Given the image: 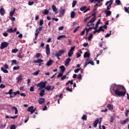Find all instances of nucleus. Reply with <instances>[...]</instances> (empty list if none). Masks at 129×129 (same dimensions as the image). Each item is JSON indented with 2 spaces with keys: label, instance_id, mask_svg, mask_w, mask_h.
<instances>
[{
  "label": "nucleus",
  "instance_id": "nucleus-1",
  "mask_svg": "<svg viewBox=\"0 0 129 129\" xmlns=\"http://www.w3.org/2000/svg\"><path fill=\"white\" fill-rule=\"evenodd\" d=\"M113 90L114 91V94L117 97H123L126 93V90L124 88V87L114 84L112 85Z\"/></svg>",
  "mask_w": 129,
  "mask_h": 129
},
{
  "label": "nucleus",
  "instance_id": "nucleus-2",
  "mask_svg": "<svg viewBox=\"0 0 129 129\" xmlns=\"http://www.w3.org/2000/svg\"><path fill=\"white\" fill-rule=\"evenodd\" d=\"M47 83L46 82H41L37 84V87H39L38 89V90H40V89H43V88H45L46 87V84Z\"/></svg>",
  "mask_w": 129,
  "mask_h": 129
},
{
  "label": "nucleus",
  "instance_id": "nucleus-3",
  "mask_svg": "<svg viewBox=\"0 0 129 129\" xmlns=\"http://www.w3.org/2000/svg\"><path fill=\"white\" fill-rule=\"evenodd\" d=\"M7 69H9V65H8L7 63L4 65V68H1V71H3L4 73H9V71H8Z\"/></svg>",
  "mask_w": 129,
  "mask_h": 129
},
{
  "label": "nucleus",
  "instance_id": "nucleus-4",
  "mask_svg": "<svg viewBox=\"0 0 129 129\" xmlns=\"http://www.w3.org/2000/svg\"><path fill=\"white\" fill-rule=\"evenodd\" d=\"M113 3V1L112 0H110L109 1H108L106 3L105 6H107L108 4H109V5L107 7V11H109V10L111 9V5H112Z\"/></svg>",
  "mask_w": 129,
  "mask_h": 129
},
{
  "label": "nucleus",
  "instance_id": "nucleus-5",
  "mask_svg": "<svg viewBox=\"0 0 129 129\" xmlns=\"http://www.w3.org/2000/svg\"><path fill=\"white\" fill-rule=\"evenodd\" d=\"M64 53H65V50H64L63 49H62L61 50H59L58 52H56L54 56L55 57H60L61 56V55H63Z\"/></svg>",
  "mask_w": 129,
  "mask_h": 129
},
{
  "label": "nucleus",
  "instance_id": "nucleus-6",
  "mask_svg": "<svg viewBox=\"0 0 129 129\" xmlns=\"http://www.w3.org/2000/svg\"><path fill=\"white\" fill-rule=\"evenodd\" d=\"M9 43L7 42H3L1 43V49L3 50V49H5V48H7L8 46L9 45Z\"/></svg>",
  "mask_w": 129,
  "mask_h": 129
},
{
  "label": "nucleus",
  "instance_id": "nucleus-7",
  "mask_svg": "<svg viewBox=\"0 0 129 129\" xmlns=\"http://www.w3.org/2000/svg\"><path fill=\"white\" fill-rule=\"evenodd\" d=\"M75 49V47H72L70 49L69 51L68 52V55L69 57H72V55L74 54L73 51Z\"/></svg>",
  "mask_w": 129,
  "mask_h": 129
},
{
  "label": "nucleus",
  "instance_id": "nucleus-8",
  "mask_svg": "<svg viewBox=\"0 0 129 129\" xmlns=\"http://www.w3.org/2000/svg\"><path fill=\"white\" fill-rule=\"evenodd\" d=\"M46 54L47 55V56L50 55V46L49 44H47L46 45Z\"/></svg>",
  "mask_w": 129,
  "mask_h": 129
},
{
  "label": "nucleus",
  "instance_id": "nucleus-9",
  "mask_svg": "<svg viewBox=\"0 0 129 129\" xmlns=\"http://www.w3.org/2000/svg\"><path fill=\"white\" fill-rule=\"evenodd\" d=\"M54 60H53L52 59H50L47 62L46 65L47 67H50V66H52Z\"/></svg>",
  "mask_w": 129,
  "mask_h": 129
},
{
  "label": "nucleus",
  "instance_id": "nucleus-10",
  "mask_svg": "<svg viewBox=\"0 0 129 129\" xmlns=\"http://www.w3.org/2000/svg\"><path fill=\"white\" fill-rule=\"evenodd\" d=\"M71 62V58L70 57H68L66 61H64L65 66H67V65H69V63Z\"/></svg>",
  "mask_w": 129,
  "mask_h": 129
},
{
  "label": "nucleus",
  "instance_id": "nucleus-11",
  "mask_svg": "<svg viewBox=\"0 0 129 129\" xmlns=\"http://www.w3.org/2000/svg\"><path fill=\"white\" fill-rule=\"evenodd\" d=\"M38 102L39 104L41 105L42 104H43V103H44V102H45V98H39L38 99Z\"/></svg>",
  "mask_w": 129,
  "mask_h": 129
},
{
  "label": "nucleus",
  "instance_id": "nucleus-12",
  "mask_svg": "<svg viewBox=\"0 0 129 129\" xmlns=\"http://www.w3.org/2000/svg\"><path fill=\"white\" fill-rule=\"evenodd\" d=\"M17 83H19L22 80H23V76L22 75H19L17 78Z\"/></svg>",
  "mask_w": 129,
  "mask_h": 129
},
{
  "label": "nucleus",
  "instance_id": "nucleus-13",
  "mask_svg": "<svg viewBox=\"0 0 129 129\" xmlns=\"http://www.w3.org/2000/svg\"><path fill=\"white\" fill-rule=\"evenodd\" d=\"M0 14L1 16H4L6 14V10H5L4 8H0Z\"/></svg>",
  "mask_w": 129,
  "mask_h": 129
},
{
  "label": "nucleus",
  "instance_id": "nucleus-14",
  "mask_svg": "<svg viewBox=\"0 0 129 129\" xmlns=\"http://www.w3.org/2000/svg\"><path fill=\"white\" fill-rule=\"evenodd\" d=\"M128 120H129L128 118H127L125 120L121 121H120V124L122 125H123V124H125V123H126V122H127V121H128Z\"/></svg>",
  "mask_w": 129,
  "mask_h": 129
},
{
  "label": "nucleus",
  "instance_id": "nucleus-15",
  "mask_svg": "<svg viewBox=\"0 0 129 129\" xmlns=\"http://www.w3.org/2000/svg\"><path fill=\"white\" fill-rule=\"evenodd\" d=\"M42 62H44V60L42 59L38 58L37 60H35L33 61V63H42Z\"/></svg>",
  "mask_w": 129,
  "mask_h": 129
},
{
  "label": "nucleus",
  "instance_id": "nucleus-16",
  "mask_svg": "<svg viewBox=\"0 0 129 129\" xmlns=\"http://www.w3.org/2000/svg\"><path fill=\"white\" fill-rule=\"evenodd\" d=\"M107 108H108V109H109V110H113V106H112L110 104H108L107 105Z\"/></svg>",
  "mask_w": 129,
  "mask_h": 129
},
{
  "label": "nucleus",
  "instance_id": "nucleus-17",
  "mask_svg": "<svg viewBox=\"0 0 129 129\" xmlns=\"http://www.w3.org/2000/svg\"><path fill=\"white\" fill-rule=\"evenodd\" d=\"M33 109H34V106H31L28 108L27 111H28V112H31V114H32V111H33Z\"/></svg>",
  "mask_w": 129,
  "mask_h": 129
},
{
  "label": "nucleus",
  "instance_id": "nucleus-18",
  "mask_svg": "<svg viewBox=\"0 0 129 129\" xmlns=\"http://www.w3.org/2000/svg\"><path fill=\"white\" fill-rule=\"evenodd\" d=\"M44 95H45V90L44 89L41 90L40 92L39 93L40 96H41V97H43V96H44Z\"/></svg>",
  "mask_w": 129,
  "mask_h": 129
},
{
  "label": "nucleus",
  "instance_id": "nucleus-19",
  "mask_svg": "<svg viewBox=\"0 0 129 129\" xmlns=\"http://www.w3.org/2000/svg\"><path fill=\"white\" fill-rule=\"evenodd\" d=\"M99 121V120L98 119H97L94 121V123H93V125H94V127H97V124H98Z\"/></svg>",
  "mask_w": 129,
  "mask_h": 129
},
{
  "label": "nucleus",
  "instance_id": "nucleus-20",
  "mask_svg": "<svg viewBox=\"0 0 129 129\" xmlns=\"http://www.w3.org/2000/svg\"><path fill=\"white\" fill-rule=\"evenodd\" d=\"M90 57V54L87 52H85L84 54V58H89Z\"/></svg>",
  "mask_w": 129,
  "mask_h": 129
},
{
  "label": "nucleus",
  "instance_id": "nucleus-21",
  "mask_svg": "<svg viewBox=\"0 0 129 129\" xmlns=\"http://www.w3.org/2000/svg\"><path fill=\"white\" fill-rule=\"evenodd\" d=\"M66 35H60L57 38V40H61V39H65V38H66Z\"/></svg>",
  "mask_w": 129,
  "mask_h": 129
},
{
  "label": "nucleus",
  "instance_id": "nucleus-22",
  "mask_svg": "<svg viewBox=\"0 0 129 129\" xmlns=\"http://www.w3.org/2000/svg\"><path fill=\"white\" fill-rule=\"evenodd\" d=\"M59 68L61 69L60 72L64 73L65 72V67L64 66H61Z\"/></svg>",
  "mask_w": 129,
  "mask_h": 129
},
{
  "label": "nucleus",
  "instance_id": "nucleus-23",
  "mask_svg": "<svg viewBox=\"0 0 129 129\" xmlns=\"http://www.w3.org/2000/svg\"><path fill=\"white\" fill-rule=\"evenodd\" d=\"M44 88H45V89H46V90H47V91H51V87L50 85H48L46 86H45Z\"/></svg>",
  "mask_w": 129,
  "mask_h": 129
},
{
  "label": "nucleus",
  "instance_id": "nucleus-24",
  "mask_svg": "<svg viewBox=\"0 0 129 129\" xmlns=\"http://www.w3.org/2000/svg\"><path fill=\"white\" fill-rule=\"evenodd\" d=\"M12 110H15V114H18V108L17 107L14 106L12 107Z\"/></svg>",
  "mask_w": 129,
  "mask_h": 129
},
{
  "label": "nucleus",
  "instance_id": "nucleus-25",
  "mask_svg": "<svg viewBox=\"0 0 129 129\" xmlns=\"http://www.w3.org/2000/svg\"><path fill=\"white\" fill-rule=\"evenodd\" d=\"M100 24V19H99L95 25V27H94V29H97L98 28V25Z\"/></svg>",
  "mask_w": 129,
  "mask_h": 129
},
{
  "label": "nucleus",
  "instance_id": "nucleus-26",
  "mask_svg": "<svg viewBox=\"0 0 129 129\" xmlns=\"http://www.w3.org/2000/svg\"><path fill=\"white\" fill-rule=\"evenodd\" d=\"M40 34V31H39V29H36L35 31V38H37L38 37V35Z\"/></svg>",
  "mask_w": 129,
  "mask_h": 129
},
{
  "label": "nucleus",
  "instance_id": "nucleus-27",
  "mask_svg": "<svg viewBox=\"0 0 129 129\" xmlns=\"http://www.w3.org/2000/svg\"><path fill=\"white\" fill-rule=\"evenodd\" d=\"M69 84H71V85H73V80L69 81L66 84V85H69Z\"/></svg>",
  "mask_w": 129,
  "mask_h": 129
},
{
  "label": "nucleus",
  "instance_id": "nucleus-28",
  "mask_svg": "<svg viewBox=\"0 0 129 129\" xmlns=\"http://www.w3.org/2000/svg\"><path fill=\"white\" fill-rule=\"evenodd\" d=\"M96 20V17H94L91 20L89 21V23H94Z\"/></svg>",
  "mask_w": 129,
  "mask_h": 129
},
{
  "label": "nucleus",
  "instance_id": "nucleus-29",
  "mask_svg": "<svg viewBox=\"0 0 129 129\" xmlns=\"http://www.w3.org/2000/svg\"><path fill=\"white\" fill-rule=\"evenodd\" d=\"M111 15V12L110 11L107 10L106 11V17H108V16H110Z\"/></svg>",
  "mask_w": 129,
  "mask_h": 129
},
{
  "label": "nucleus",
  "instance_id": "nucleus-30",
  "mask_svg": "<svg viewBox=\"0 0 129 129\" xmlns=\"http://www.w3.org/2000/svg\"><path fill=\"white\" fill-rule=\"evenodd\" d=\"M52 10L54 12V13H57V8H56V6H55V5L52 6Z\"/></svg>",
  "mask_w": 129,
  "mask_h": 129
},
{
  "label": "nucleus",
  "instance_id": "nucleus-31",
  "mask_svg": "<svg viewBox=\"0 0 129 129\" xmlns=\"http://www.w3.org/2000/svg\"><path fill=\"white\" fill-rule=\"evenodd\" d=\"M82 119H83V120H87V115L86 114H84L82 117Z\"/></svg>",
  "mask_w": 129,
  "mask_h": 129
},
{
  "label": "nucleus",
  "instance_id": "nucleus-32",
  "mask_svg": "<svg viewBox=\"0 0 129 129\" xmlns=\"http://www.w3.org/2000/svg\"><path fill=\"white\" fill-rule=\"evenodd\" d=\"M71 17L72 18V19H74V18H75V12L74 11L71 12Z\"/></svg>",
  "mask_w": 129,
  "mask_h": 129
},
{
  "label": "nucleus",
  "instance_id": "nucleus-33",
  "mask_svg": "<svg viewBox=\"0 0 129 129\" xmlns=\"http://www.w3.org/2000/svg\"><path fill=\"white\" fill-rule=\"evenodd\" d=\"M15 12H16V9H14L13 11L10 12V17H13L15 14Z\"/></svg>",
  "mask_w": 129,
  "mask_h": 129
},
{
  "label": "nucleus",
  "instance_id": "nucleus-34",
  "mask_svg": "<svg viewBox=\"0 0 129 129\" xmlns=\"http://www.w3.org/2000/svg\"><path fill=\"white\" fill-rule=\"evenodd\" d=\"M87 7L86 6H84V7H82L80 8V11H81V12H83L84 11H85V10H86Z\"/></svg>",
  "mask_w": 129,
  "mask_h": 129
},
{
  "label": "nucleus",
  "instance_id": "nucleus-35",
  "mask_svg": "<svg viewBox=\"0 0 129 129\" xmlns=\"http://www.w3.org/2000/svg\"><path fill=\"white\" fill-rule=\"evenodd\" d=\"M40 72H41V71H40V70L36 71L35 72H34L32 74H33V75H35V76H37V75H38V74H39V73H40Z\"/></svg>",
  "mask_w": 129,
  "mask_h": 129
},
{
  "label": "nucleus",
  "instance_id": "nucleus-36",
  "mask_svg": "<svg viewBox=\"0 0 129 129\" xmlns=\"http://www.w3.org/2000/svg\"><path fill=\"white\" fill-rule=\"evenodd\" d=\"M59 13L62 15H64V14H65V9H62V8H61V10L59 11Z\"/></svg>",
  "mask_w": 129,
  "mask_h": 129
},
{
  "label": "nucleus",
  "instance_id": "nucleus-37",
  "mask_svg": "<svg viewBox=\"0 0 129 129\" xmlns=\"http://www.w3.org/2000/svg\"><path fill=\"white\" fill-rule=\"evenodd\" d=\"M110 35H111V30H110L109 31V33H107L105 35V38H108V37H109L110 36Z\"/></svg>",
  "mask_w": 129,
  "mask_h": 129
},
{
  "label": "nucleus",
  "instance_id": "nucleus-38",
  "mask_svg": "<svg viewBox=\"0 0 129 129\" xmlns=\"http://www.w3.org/2000/svg\"><path fill=\"white\" fill-rule=\"evenodd\" d=\"M43 15H48L49 14V10H44V11L42 12Z\"/></svg>",
  "mask_w": 129,
  "mask_h": 129
},
{
  "label": "nucleus",
  "instance_id": "nucleus-39",
  "mask_svg": "<svg viewBox=\"0 0 129 129\" xmlns=\"http://www.w3.org/2000/svg\"><path fill=\"white\" fill-rule=\"evenodd\" d=\"M93 37V35L92 34V33H91L89 37L88 38V41H91V39H92Z\"/></svg>",
  "mask_w": 129,
  "mask_h": 129
},
{
  "label": "nucleus",
  "instance_id": "nucleus-40",
  "mask_svg": "<svg viewBox=\"0 0 129 129\" xmlns=\"http://www.w3.org/2000/svg\"><path fill=\"white\" fill-rule=\"evenodd\" d=\"M76 4H77V1H74L72 4V8H74L75 6H76Z\"/></svg>",
  "mask_w": 129,
  "mask_h": 129
},
{
  "label": "nucleus",
  "instance_id": "nucleus-41",
  "mask_svg": "<svg viewBox=\"0 0 129 129\" xmlns=\"http://www.w3.org/2000/svg\"><path fill=\"white\" fill-rule=\"evenodd\" d=\"M64 73L60 72L58 75H57V78H60V77H62L63 76V74Z\"/></svg>",
  "mask_w": 129,
  "mask_h": 129
},
{
  "label": "nucleus",
  "instance_id": "nucleus-42",
  "mask_svg": "<svg viewBox=\"0 0 129 129\" xmlns=\"http://www.w3.org/2000/svg\"><path fill=\"white\" fill-rule=\"evenodd\" d=\"M7 32H8V33H14L13 31V28H12L9 29H7Z\"/></svg>",
  "mask_w": 129,
  "mask_h": 129
},
{
  "label": "nucleus",
  "instance_id": "nucleus-43",
  "mask_svg": "<svg viewBox=\"0 0 129 129\" xmlns=\"http://www.w3.org/2000/svg\"><path fill=\"white\" fill-rule=\"evenodd\" d=\"M43 24H44V20L43 19H41L39 21V25L43 26Z\"/></svg>",
  "mask_w": 129,
  "mask_h": 129
},
{
  "label": "nucleus",
  "instance_id": "nucleus-44",
  "mask_svg": "<svg viewBox=\"0 0 129 129\" xmlns=\"http://www.w3.org/2000/svg\"><path fill=\"white\" fill-rule=\"evenodd\" d=\"M81 70V68H80L79 69H75L74 72L75 73H78V72H79V71H80Z\"/></svg>",
  "mask_w": 129,
  "mask_h": 129
},
{
  "label": "nucleus",
  "instance_id": "nucleus-45",
  "mask_svg": "<svg viewBox=\"0 0 129 129\" xmlns=\"http://www.w3.org/2000/svg\"><path fill=\"white\" fill-rule=\"evenodd\" d=\"M19 51V49L15 48L12 50V53H17Z\"/></svg>",
  "mask_w": 129,
  "mask_h": 129
},
{
  "label": "nucleus",
  "instance_id": "nucleus-46",
  "mask_svg": "<svg viewBox=\"0 0 129 129\" xmlns=\"http://www.w3.org/2000/svg\"><path fill=\"white\" fill-rule=\"evenodd\" d=\"M87 26V27H90V26H94V24L92 23L88 22Z\"/></svg>",
  "mask_w": 129,
  "mask_h": 129
},
{
  "label": "nucleus",
  "instance_id": "nucleus-47",
  "mask_svg": "<svg viewBox=\"0 0 129 129\" xmlns=\"http://www.w3.org/2000/svg\"><path fill=\"white\" fill-rule=\"evenodd\" d=\"M66 90H67V91H69L70 92H72V88L70 89L69 87L66 88Z\"/></svg>",
  "mask_w": 129,
  "mask_h": 129
},
{
  "label": "nucleus",
  "instance_id": "nucleus-48",
  "mask_svg": "<svg viewBox=\"0 0 129 129\" xmlns=\"http://www.w3.org/2000/svg\"><path fill=\"white\" fill-rule=\"evenodd\" d=\"M80 28V26L77 27L74 29V31H73V33H76V32H77V31H78V29H79Z\"/></svg>",
  "mask_w": 129,
  "mask_h": 129
},
{
  "label": "nucleus",
  "instance_id": "nucleus-49",
  "mask_svg": "<svg viewBox=\"0 0 129 129\" xmlns=\"http://www.w3.org/2000/svg\"><path fill=\"white\" fill-rule=\"evenodd\" d=\"M77 78H78V79H79V80H81V79H82V77L81 74H79L78 75Z\"/></svg>",
  "mask_w": 129,
  "mask_h": 129
},
{
  "label": "nucleus",
  "instance_id": "nucleus-50",
  "mask_svg": "<svg viewBox=\"0 0 129 129\" xmlns=\"http://www.w3.org/2000/svg\"><path fill=\"white\" fill-rule=\"evenodd\" d=\"M10 128V129H16V125H15V124L11 125Z\"/></svg>",
  "mask_w": 129,
  "mask_h": 129
},
{
  "label": "nucleus",
  "instance_id": "nucleus-51",
  "mask_svg": "<svg viewBox=\"0 0 129 129\" xmlns=\"http://www.w3.org/2000/svg\"><path fill=\"white\" fill-rule=\"evenodd\" d=\"M85 34V30L84 29V30H83L81 33H80V36H84V35Z\"/></svg>",
  "mask_w": 129,
  "mask_h": 129
},
{
  "label": "nucleus",
  "instance_id": "nucleus-52",
  "mask_svg": "<svg viewBox=\"0 0 129 129\" xmlns=\"http://www.w3.org/2000/svg\"><path fill=\"white\" fill-rule=\"evenodd\" d=\"M8 92L10 95H12V94L14 93V92H13V89H10Z\"/></svg>",
  "mask_w": 129,
  "mask_h": 129
},
{
  "label": "nucleus",
  "instance_id": "nucleus-53",
  "mask_svg": "<svg viewBox=\"0 0 129 129\" xmlns=\"http://www.w3.org/2000/svg\"><path fill=\"white\" fill-rule=\"evenodd\" d=\"M88 64H90L91 65H93V66H94V62H93V61H90L88 62Z\"/></svg>",
  "mask_w": 129,
  "mask_h": 129
},
{
  "label": "nucleus",
  "instance_id": "nucleus-54",
  "mask_svg": "<svg viewBox=\"0 0 129 129\" xmlns=\"http://www.w3.org/2000/svg\"><path fill=\"white\" fill-rule=\"evenodd\" d=\"M34 88H35V86H33L32 87H31L30 88V91H31V92L34 91Z\"/></svg>",
  "mask_w": 129,
  "mask_h": 129
},
{
  "label": "nucleus",
  "instance_id": "nucleus-55",
  "mask_svg": "<svg viewBox=\"0 0 129 129\" xmlns=\"http://www.w3.org/2000/svg\"><path fill=\"white\" fill-rule=\"evenodd\" d=\"M115 3L117 4L118 6H119L120 4V0H115Z\"/></svg>",
  "mask_w": 129,
  "mask_h": 129
},
{
  "label": "nucleus",
  "instance_id": "nucleus-56",
  "mask_svg": "<svg viewBox=\"0 0 129 129\" xmlns=\"http://www.w3.org/2000/svg\"><path fill=\"white\" fill-rule=\"evenodd\" d=\"M99 30H100V31H101L102 32H104V29H103V27L100 26L99 28Z\"/></svg>",
  "mask_w": 129,
  "mask_h": 129
},
{
  "label": "nucleus",
  "instance_id": "nucleus-57",
  "mask_svg": "<svg viewBox=\"0 0 129 129\" xmlns=\"http://www.w3.org/2000/svg\"><path fill=\"white\" fill-rule=\"evenodd\" d=\"M86 31V34L87 35H88V33H89V29H88L87 28H86L85 29V31Z\"/></svg>",
  "mask_w": 129,
  "mask_h": 129
},
{
  "label": "nucleus",
  "instance_id": "nucleus-58",
  "mask_svg": "<svg viewBox=\"0 0 129 129\" xmlns=\"http://www.w3.org/2000/svg\"><path fill=\"white\" fill-rule=\"evenodd\" d=\"M35 3L34 2H28V5L29 6H33Z\"/></svg>",
  "mask_w": 129,
  "mask_h": 129
},
{
  "label": "nucleus",
  "instance_id": "nucleus-59",
  "mask_svg": "<svg viewBox=\"0 0 129 129\" xmlns=\"http://www.w3.org/2000/svg\"><path fill=\"white\" fill-rule=\"evenodd\" d=\"M19 69H20V67L19 66H18V67H14L13 68V70H19Z\"/></svg>",
  "mask_w": 129,
  "mask_h": 129
},
{
  "label": "nucleus",
  "instance_id": "nucleus-60",
  "mask_svg": "<svg viewBox=\"0 0 129 129\" xmlns=\"http://www.w3.org/2000/svg\"><path fill=\"white\" fill-rule=\"evenodd\" d=\"M6 88V85H4L3 84H1L0 85V88Z\"/></svg>",
  "mask_w": 129,
  "mask_h": 129
},
{
  "label": "nucleus",
  "instance_id": "nucleus-61",
  "mask_svg": "<svg viewBox=\"0 0 129 129\" xmlns=\"http://www.w3.org/2000/svg\"><path fill=\"white\" fill-rule=\"evenodd\" d=\"M80 57H81V54L79 52L77 53V58H78Z\"/></svg>",
  "mask_w": 129,
  "mask_h": 129
},
{
  "label": "nucleus",
  "instance_id": "nucleus-62",
  "mask_svg": "<svg viewBox=\"0 0 129 129\" xmlns=\"http://www.w3.org/2000/svg\"><path fill=\"white\" fill-rule=\"evenodd\" d=\"M40 56H41V53H38L36 54L35 57L36 58H39L40 57Z\"/></svg>",
  "mask_w": 129,
  "mask_h": 129
},
{
  "label": "nucleus",
  "instance_id": "nucleus-63",
  "mask_svg": "<svg viewBox=\"0 0 129 129\" xmlns=\"http://www.w3.org/2000/svg\"><path fill=\"white\" fill-rule=\"evenodd\" d=\"M17 57H18V58H20V59H21L23 58V55L21 54V53H19V54L17 55Z\"/></svg>",
  "mask_w": 129,
  "mask_h": 129
},
{
  "label": "nucleus",
  "instance_id": "nucleus-64",
  "mask_svg": "<svg viewBox=\"0 0 129 129\" xmlns=\"http://www.w3.org/2000/svg\"><path fill=\"white\" fill-rule=\"evenodd\" d=\"M128 112H129V110H126L125 112V115L126 116H127V115H128Z\"/></svg>",
  "mask_w": 129,
  "mask_h": 129
}]
</instances>
